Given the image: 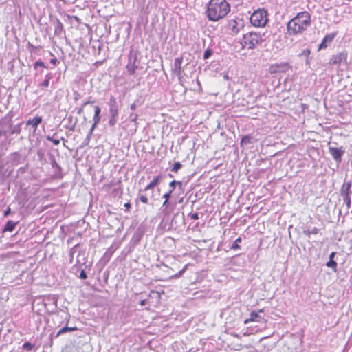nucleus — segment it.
Masks as SVG:
<instances>
[{
	"mask_svg": "<svg viewBox=\"0 0 352 352\" xmlns=\"http://www.w3.org/2000/svg\"><path fill=\"white\" fill-rule=\"evenodd\" d=\"M63 30V23L59 21V20H57L56 21V28H55V32H61Z\"/></svg>",
	"mask_w": 352,
	"mask_h": 352,
	"instance_id": "bb28decb",
	"label": "nucleus"
},
{
	"mask_svg": "<svg viewBox=\"0 0 352 352\" xmlns=\"http://www.w3.org/2000/svg\"><path fill=\"white\" fill-rule=\"evenodd\" d=\"M10 208H8L5 212H4V216L5 217H7L8 215H9L10 214Z\"/></svg>",
	"mask_w": 352,
	"mask_h": 352,
	"instance_id": "c03bdc74",
	"label": "nucleus"
},
{
	"mask_svg": "<svg viewBox=\"0 0 352 352\" xmlns=\"http://www.w3.org/2000/svg\"><path fill=\"white\" fill-rule=\"evenodd\" d=\"M162 294H164V291L160 292L151 290L148 294V305L154 307H157L160 303Z\"/></svg>",
	"mask_w": 352,
	"mask_h": 352,
	"instance_id": "1a4fd4ad",
	"label": "nucleus"
},
{
	"mask_svg": "<svg viewBox=\"0 0 352 352\" xmlns=\"http://www.w3.org/2000/svg\"><path fill=\"white\" fill-rule=\"evenodd\" d=\"M23 348L24 349H27L28 350H32V348H33V345L31 343H30V342H25L23 344Z\"/></svg>",
	"mask_w": 352,
	"mask_h": 352,
	"instance_id": "c9c22d12",
	"label": "nucleus"
},
{
	"mask_svg": "<svg viewBox=\"0 0 352 352\" xmlns=\"http://www.w3.org/2000/svg\"><path fill=\"white\" fill-rule=\"evenodd\" d=\"M176 185H178L179 187H182V182L180 181H176Z\"/></svg>",
	"mask_w": 352,
	"mask_h": 352,
	"instance_id": "09e8293b",
	"label": "nucleus"
},
{
	"mask_svg": "<svg viewBox=\"0 0 352 352\" xmlns=\"http://www.w3.org/2000/svg\"><path fill=\"white\" fill-rule=\"evenodd\" d=\"M1 136V131H0V137Z\"/></svg>",
	"mask_w": 352,
	"mask_h": 352,
	"instance_id": "6e6d98bb",
	"label": "nucleus"
},
{
	"mask_svg": "<svg viewBox=\"0 0 352 352\" xmlns=\"http://www.w3.org/2000/svg\"><path fill=\"white\" fill-rule=\"evenodd\" d=\"M290 69H292V67L288 63H274L269 67V72L271 74L285 73Z\"/></svg>",
	"mask_w": 352,
	"mask_h": 352,
	"instance_id": "0eeeda50",
	"label": "nucleus"
},
{
	"mask_svg": "<svg viewBox=\"0 0 352 352\" xmlns=\"http://www.w3.org/2000/svg\"><path fill=\"white\" fill-rule=\"evenodd\" d=\"M190 219L192 220H197L199 219V214L197 212L193 213L190 214Z\"/></svg>",
	"mask_w": 352,
	"mask_h": 352,
	"instance_id": "ea45409f",
	"label": "nucleus"
},
{
	"mask_svg": "<svg viewBox=\"0 0 352 352\" xmlns=\"http://www.w3.org/2000/svg\"><path fill=\"white\" fill-rule=\"evenodd\" d=\"M47 139L49 140H50L56 146H57L60 144V140H58V139H53L50 137H47Z\"/></svg>",
	"mask_w": 352,
	"mask_h": 352,
	"instance_id": "72a5a7b5",
	"label": "nucleus"
},
{
	"mask_svg": "<svg viewBox=\"0 0 352 352\" xmlns=\"http://www.w3.org/2000/svg\"><path fill=\"white\" fill-rule=\"evenodd\" d=\"M252 137L250 135H245L243 136L240 142L241 146L243 145H247L251 143Z\"/></svg>",
	"mask_w": 352,
	"mask_h": 352,
	"instance_id": "aec40b11",
	"label": "nucleus"
},
{
	"mask_svg": "<svg viewBox=\"0 0 352 352\" xmlns=\"http://www.w3.org/2000/svg\"><path fill=\"white\" fill-rule=\"evenodd\" d=\"M311 22V14L307 11L298 13L287 23V31L289 34L296 35L307 30Z\"/></svg>",
	"mask_w": 352,
	"mask_h": 352,
	"instance_id": "f03ea898",
	"label": "nucleus"
},
{
	"mask_svg": "<svg viewBox=\"0 0 352 352\" xmlns=\"http://www.w3.org/2000/svg\"><path fill=\"white\" fill-rule=\"evenodd\" d=\"M113 192H120V194H122V189H114V190H113Z\"/></svg>",
	"mask_w": 352,
	"mask_h": 352,
	"instance_id": "8fccbe9b",
	"label": "nucleus"
},
{
	"mask_svg": "<svg viewBox=\"0 0 352 352\" xmlns=\"http://www.w3.org/2000/svg\"><path fill=\"white\" fill-rule=\"evenodd\" d=\"M130 109L131 110H135L136 109V104L135 103H133L131 104Z\"/></svg>",
	"mask_w": 352,
	"mask_h": 352,
	"instance_id": "49530a36",
	"label": "nucleus"
},
{
	"mask_svg": "<svg viewBox=\"0 0 352 352\" xmlns=\"http://www.w3.org/2000/svg\"><path fill=\"white\" fill-rule=\"evenodd\" d=\"M172 193H173V190H170L168 192L165 193L163 195V197L164 198V200H168L169 201V199L171 197Z\"/></svg>",
	"mask_w": 352,
	"mask_h": 352,
	"instance_id": "473e14b6",
	"label": "nucleus"
},
{
	"mask_svg": "<svg viewBox=\"0 0 352 352\" xmlns=\"http://www.w3.org/2000/svg\"><path fill=\"white\" fill-rule=\"evenodd\" d=\"M124 208H125V210L126 212H129L130 211V209H131V203L129 201V202H126L124 204Z\"/></svg>",
	"mask_w": 352,
	"mask_h": 352,
	"instance_id": "58836bf2",
	"label": "nucleus"
},
{
	"mask_svg": "<svg viewBox=\"0 0 352 352\" xmlns=\"http://www.w3.org/2000/svg\"><path fill=\"white\" fill-rule=\"evenodd\" d=\"M344 201L348 208L351 206V197L350 195L343 196Z\"/></svg>",
	"mask_w": 352,
	"mask_h": 352,
	"instance_id": "cd10ccee",
	"label": "nucleus"
},
{
	"mask_svg": "<svg viewBox=\"0 0 352 352\" xmlns=\"http://www.w3.org/2000/svg\"><path fill=\"white\" fill-rule=\"evenodd\" d=\"M50 344H51V345H52V344H53V341H52V340H51V343H50Z\"/></svg>",
	"mask_w": 352,
	"mask_h": 352,
	"instance_id": "5fc2aeb1",
	"label": "nucleus"
},
{
	"mask_svg": "<svg viewBox=\"0 0 352 352\" xmlns=\"http://www.w3.org/2000/svg\"><path fill=\"white\" fill-rule=\"evenodd\" d=\"M182 165L179 162H176L173 164V166L171 168V171L174 173H177L181 168Z\"/></svg>",
	"mask_w": 352,
	"mask_h": 352,
	"instance_id": "393cba45",
	"label": "nucleus"
},
{
	"mask_svg": "<svg viewBox=\"0 0 352 352\" xmlns=\"http://www.w3.org/2000/svg\"><path fill=\"white\" fill-rule=\"evenodd\" d=\"M57 62V59L56 58H52L50 60V63L55 65Z\"/></svg>",
	"mask_w": 352,
	"mask_h": 352,
	"instance_id": "de8ad7c7",
	"label": "nucleus"
},
{
	"mask_svg": "<svg viewBox=\"0 0 352 352\" xmlns=\"http://www.w3.org/2000/svg\"><path fill=\"white\" fill-rule=\"evenodd\" d=\"M264 309H260L257 311H253L250 314V318H247L244 320V324H248L249 322H256L260 323L263 326V328L265 327L266 324L267 322V320L263 316H261V313H263Z\"/></svg>",
	"mask_w": 352,
	"mask_h": 352,
	"instance_id": "423d86ee",
	"label": "nucleus"
},
{
	"mask_svg": "<svg viewBox=\"0 0 352 352\" xmlns=\"http://www.w3.org/2000/svg\"><path fill=\"white\" fill-rule=\"evenodd\" d=\"M138 114H135L134 116V117L131 119V122H134L135 124H138Z\"/></svg>",
	"mask_w": 352,
	"mask_h": 352,
	"instance_id": "a19ab883",
	"label": "nucleus"
},
{
	"mask_svg": "<svg viewBox=\"0 0 352 352\" xmlns=\"http://www.w3.org/2000/svg\"><path fill=\"white\" fill-rule=\"evenodd\" d=\"M17 222H14L12 221H8L5 226V228L3 229V232H12L15 228V226H16Z\"/></svg>",
	"mask_w": 352,
	"mask_h": 352,
	"instance_id": "a211bd4d",
	"label": "nucleus"
},
{
	"mask_svg": "<svg viewBox=\"0 0 352 352\" xmlns=\"http://www.w3.org/2000/svg\"><path fill=\"white\" fill-rule=\"evenodd\" d=\"M351 187V182L350 181L344 182L340 188L341 195L342 197L350 195Z\"/></svg>",
	"mask_w": 352,
	"mask_h": 352,
	"instance_id": "ddd939ff",
	"label": "nucleus"
},
{
	"mask_svg": "<svg viewBox=\"0 0 352 352\" xmlns=\"http://www.w3.org/2000/svg\"><path fill=\"white\" fill-rule=\"evenodd\" d=\"M89 103H90V102H89V101H88V102H86L84 104V105H86V104H89Z\"/></svg>",
	"mask_w": 352,
	"mask_h": 352,
	"instance_id": "603ef678",
	"label": "nucleus"
},
{
	"mask_svg": "<svg viewBox=\"0 0 352 352\" xmlns=\"http://www.w3.org/2000/svg\"><path fill=\"white\" fill-rule=\"evenodd\" d=\"M336 255V252H332L330 255H329V260H334V256Z\"/></svg>",
	"mask_w": 352,
	"mask_h": 352,
	"instance_id": "a18cd8bd",
	"label": "nucleus"
},
{
	"mask_svg": "<svg viewBox=\"0 0 352 352\" xmlns=\"http://www.w3.org/2000/svg\"><path fill=\"white\" fill-rule=\"evenodd\" d=\"M337 34V32H333V33H331L329 34H327L324 38H323V40L324 41V42L326 43H331L332 42V41L333 40V38H335V36H336Z\"/></svg>",
	"mask_w": 352,
	"mask_h": 352,
	"instance_id": "4be33fe9",
	"label": "nucleus"
},
{
	"mask_svg": "<svg viewBox=\"0 0 352 352\" xmlns=\"http://www.w3.org/2000/svg\"><path fill=\"white\" fill-rule=\"evenodd\" d=\"M116 122H117V117H111L110 116L109 123L111 126L115 125Z\"/></svg>",
	"mask_w": 352,
	"mask_h": 352,
	"instance_id": "2f4dec72",
	"label": "nucleus"
},
{
	"mask_svg": "<svg viewBox=\"0 0 352 352\" xmlns=\"http://www.w3.org/2000/svg\"><path fill=\"white\" fill-rule=\"evenodd\" d=\"M174 207L170 206L168 200H164L162 204V212L164 217H168L173 213Z\"/></svg>",
	"mask_w": 352,
	"mask_h": 352,
	"instance_id": "f8f14e48",
	"label": "nucleus"
},
{
	"mask_svg": "<svg viewBox=\"0 0 352 352\" xmlns=\"http://www.w3.org/2000/svg\"><path fill=\"white\" fill-rule=\"evenodd\" d=\"M267 14L263 9L255 10L250 16V22L255 27H263L267 22Z\"/></svg>",
	"mask_w": 352,
	"mask_h": 352,
	"instance_id": "20e7f679",
	"label": "nucleus"
},
{
	"mask_svg": "<svg viewBox=\"0 0 352 352\" xmlns=\"http://www.w3.org/2000/svg\"><path fill=\"white\" fill-rule=\"evenodd\" d=\"M230 11V6L226 0H210L206 14L209 21H218L225 18Z\"/></svg>",
	"mask_w": 352,
	"mask_h": 352,
	"instance_id": "f257e3e1",
	"label": "nucleus"
},
{
	"mask_svg": "<svg viewBox=\"0 0 352 352\" xmlns=\"http://www.w3.org/2000/svg\"><path fill=\"white\" fill-rule=\"evenodd\" d=\"M50 78H47V79H45L41 84V86L42 87H47L49 86V83H50Z\"/></svg>",
	"mask_w": 352,
	"mask_h": 352,
	"instance_id": "f704fd0d",
	"label": "nucleus"
},
{
	"mask_svg": "<svg viewBox=\"0 0 352 352\" xmlns=\"http://www.w3.org/2000/svg\"><path fill=\"white\" fill-rule=\"evenodd\" d=\"M162 179L161 175L155 177L153 180L145 187L144 190L147 191L153 189L155 186H157L160 179Z\"/></svg>",
	"mask_w": 352,
	"mask_h": 352,
	"instance_id": "4468645a",
	"label": "nucleus"
},
{
	"mask_svg": "<svg viewBox=\"0 0 352 352\" xmlns=\"http://www.w3.org/2000/svg\"><path fill=\"white\" fill-rule=\"evenodd\" d=\"M327 266L332 268L336 272L337 269V263L334 260H329L327 263Z\"/></svg>",
	"mask_w": 352,
	"mask_h": 352,
	"instance_id": "a878e982",
	"label": "nucleus"
},
{
	"mask_svg": "<svg viewBox=\"0 0 352 352\" xmlns=\"http://www.w3.org/2000/svg\"><path fill=\"white\" fill-rule=\"evenodd\" d=\"M303 233L307 236H310L311 234H318L319 233V229L317 228H314L312 230H304Z\"/></svg>",
	"mask_w": 352,
	"mask_h": 352,
	"instance_id": "412c9836",
	"label": "nucleus"
},
{
	"mask_svg": "<svg viewBox=\"0 0 352 352\" xmlns=\"http://www.w3.org/2000/svg\"><path fill=\"white\" fill-rule=\"evenodd\" d=\"M347 56L348 54L346 52H340L331 57L329 63L338 66L341 65H347Z\"/></svg>",
	"mask_w": 352,
	"mask_h": 352,
	"instance_id": "6e6552de",
	"label": "nucleus"
},
{
	"mask_svg": "<svg viewBox=\"0 0 352 352\" xmlns=\"http://www.w3.org/2000/svg\"><path fill=\"white\" fill-rule=\"evenodd\" d=\"M140 200L143 204H147L148 201V197L146 195H140Z\"/></svg>",
	"mask_w": 352,
	"mask_h": 352,
	"instance_id": "7c9ffc66",
	"label": "nucleus"
},
{
	"mask_svg": "<svg viewBox=\"0 0 352 352\" xmlns=\"http://www.w3.org/2000/svg\"><path fill=\"white\" fill-rule=\"evenodd\" d=\"M183 62V57H178L175 59L174 67L177 73H180L182 71V65Z\"/></svg>",
	"mask_w": 352,
	"mask_h": 352,
	"instance_id": "dca6fc26",
	"label": "nucleus"
},
{
	"mask_svg": "<svg viewBox=\"0 0 352 352\" xmlns=\"http://www.w3.org/2000/svg\"><path fill=\"white\" fill-rule=\"evenodd\" d=\"M42 120H43L42 116H36L32 119L31 118L29 119L27 121L26 124L28 126L30 125L34 129V131H36L38 128V126L42 122Z\"/></svg>",
	"mask_w": 352,
	"mask_h": 352,
	"instance_id": "9b49d317",
	"label": "nucleus"
},
{
	"mask_svg": "<svg viewBox=\"0 0 352 352\" xmlns=\"http://www.w3.org/2000/svg\"><path fill=\"white\" fill-rule=\"evenodd\" d=\"M100 111L101 110H100V107H98V106L94 107V118H93L94 123L93 124L92 128H94L96 126V125L98 124L99 123V122L100 121Z\"/></svg>",
	"mask_w": 352,
	"mask_h": 352,
	"instance_id": "2eb2a0df",
	"label": "nucleus"
},
{
	"mask_svg": "<svg viewBox=\"0 0 352 352\" xmlns=\"http://www.w3.org/2000/svg\"><path fill=\"white\" fill-rule=\"evenodd\" d=\"M140 304L142 306L146 305L147 304L148 305V299H144V300H141Z\"/></svg>",
	"mask_w": 352,
	"mask_h": 352,
	"instance_id": "79ce46f5",
	"label": "nucleus"
},
{
	"mask_svg": "<svg viewBox=\"0 0 352 352\" xmlns=\"http://www.w3.org/2000/svg\"><path fill=\"white\" fill-rule=\"evenodd\" d=\"M212 55V51L211 50H206L205 52H204V59H207L210 56Z\"/></svg>",
	"mask_w": 352,
	"mask_h": 352,
	"instance_id": "c756f323",
	"label": "nucleus"
},
{
	"mask_svg": "<svg viewBox=\"0 0 352 352\" xmlns=\"http://www.w3.org/2000/svg\"><path fill=\"white\" fill-rule=\"evenodd\" d=\"M175 185H176V181L175 180H173L172 181L170 184H169V186L172 188L171 190H174L175 187Z\"/></svg>",
	"mask_w": 352,
	"mask_h": 352,
	"instance_id": "37998d69",
	"label": "nucleus"
},
{
	"mask_svg": "<svg viewBox=\"0 0 352 352\" xmlns=\"http://www.w3.org/2000/svg\"><path fill=\"white\" fill-rule=\"evenodd\" d=\"M109 113L111 117H118V108L116 105V102L113 99V104H111L109 108Z\"/></svg>",
	"mask_w": 352,
	"mask_h": 352,
	"instance_id": "f3484780",
	"label": "nucleus"
},
{
	"mask_svg": "<svg viewBox=\"0 0 352 352\" xmlns=\"http://www.w3.org/2000/svg\"><path fill=\"white\" fill-rule=\"evenodd\" d=\"M38 67H45V64H44V63L43 61L37 60L34 63V69H36Z\"/></svg>",
	"mask_w": 352,
	"mask_h": 352,
	"instance_id": "c85d7f7f",
	"label": "nucleus"
},
{
	"mask_svg": "<svg viewBox=\"0 0 352 352\" xmlns=\"http://www.w3.org/2000/svg\"><path fill=\"white\" fill-rule=\"evenodd\" d=\"M87 277L86 272L82 270L80 273V278L82 279H86Z\"/></svg>",
	"mask_w": 352,
	"mask_h": 352,
	"instance_id": "4c0bfd02",
	"label": "nucleus"
},
{
	"mask_svg": "<svg viewBox=\"0 0 352 352\" xmlns=\"http://www.w3.org/2000/svg\"><path fill=\"white\" fill-rule=\"evenodd\" d=\"M76 330H78V328L76 327H64L61 328L60 329H59V331H58L56 337H58L61 334H63V333H65L66 332L74 331H76Z\"/></svg>",
	"mask_w": 352,
	"mask_h": 352,
	"instance_id": "6ab92c4d",
	"label": "nucleus"
},
{
	"mask_svg": "<svg viewBox=\"0 0 352 352\" xmlns=\"http://www.w3.org/2000/svg\"><path fill=\"white\" fill-rule=\"evenodd\" d=\"M12 155L15 156L16 157H19V153L16 152L13 153Z\"/></svg>",
	"mask_w": 352,
	"mask_h": 352,
	"instance_id": "3c124183",
	"label": "nucleus"
},
{
	"mask_svg": "<svg viewBox=\"0 0 352 352\" xmlns=\"http://www.w3.org/2000/svg\"><path fill=\"white\" fill-rule=\"evenodd\" d=\"M138 52L131 50L128 56V62L126 65V69L129 75L135 74L136 70L138 68Z\"/></svg>",
	"mask_w": 352,
	"mask_h": 352,
	"instance_id": "39448f33",
	"label": "nucleus"
},
{
	"mask_svg": "<svg viewBox=\"0 0 352 352\" xmlns=\"http://www.w3.org/2000/svg\"><path fill=\"white\" fill-rule=\"evenodd\" d=\"M327 47V43L324 42V41L322 39L321 43L319 45V50L324 49Z\"/></svg>",
	"mask_w": 352,
	"mask_h": 352,
	"instance_id": "e433bc0d",
	"label": "nucleus"
},
{
	"mask_svg": "<svg viewBox=\"0 0 352 352\" xmlns=\"http://www.w3.org/2000/svg\"><path fill=\"white\" fill-rule=\"evenodd\" d=\"M21 124H19L17 125L14 126L10 131V134L14 135H19L21 133Z\"/></svg>",
	"mask_w": 352,
	"mask_h": 352,
	"instance_id": "5701e85b",
	"label": "nucleus"
},
{
	"mask_svg": "<svg viewBox=\"0 0 352 352\" xmlns=\"http://www.w3.org/2000/svg\"><path fill=\"white\" fill-rule=\"evenodd\" d=\"M262 43V37L256 32H248L245 34L241 39V45L243 48L254 49Z\"/></svg>",
	"mask_w": 352,
	"mask_h": 352,
	"instance_id": "7ed1b4c3",
	"label": "nucleus"
},
{
	"mask_svg": "<svg viewBox=\"0 0 352 352\" xmlns=\"http://www.w3.org/2000/svg\"><path fill=\"white\" fill-rule=\"evenodd\" d=\"M82 111V109H80L78 111V113H80Z\"/></svg>",
	"mask_w": 352,
	"mask_h": 352,
	"instance_id": "864d4df0",
	"label": "nucleus"
},
{
	"mask_svg": "<svg viewBox=\"0 0 352 352\" xmlns=\"http://www.w3.org/2000/svg\"><path fill=\"white\" fill-rule=\"evenodd\" d=\"M329 151L332 157L338 162L342 161L344 151L341 148L329 147Z\"/></svg>",
	"mask_w": 352,
	"mask_h": 352,
	"instance_id": "9d476101",
	"label": "nucleus"
},
{
	"mask_svg": "<svg viewBox=\"0 0 352 352\" xmlns=\"http://www.w3.org/2000/svg\"><path fill=\"white\" fill-rule=\"evenodd\" d=\"M241 242V238L238 237L233 243L232 245V249L236 250H239L241 248V246L239 245V243Z\"/></svg>",
	"mask_w": 352,
	"mask_h": 352,
	"instance_id": "b1692460",
	"label": "nucleus"
}]
</instances>
